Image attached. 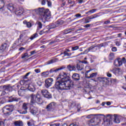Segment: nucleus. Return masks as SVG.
Listing matches in <instances>:
<instances>
[{
  "instance_id": "603ef678",
  "label": "nucleus",
  "mask_w": 126,
  "mask_h": 126,
  "mask_svg": "<svg viewBox=\"0 0 126 126\" xmlns=\"http://www.w3.org/2000/svg\"><path fill=\"white\" fill-rule=\"evenodd\" d=\"M24 42L25 43V44H27V43H28V37L26 36L24 40Z\"/></svg>"
},
{
  "instance_id": "c85d7f7f",
  "label": "nucleus",
  "mask_w": 126,
  "mask_h": 126,
  "mask_svg": "<svg viewBox=\"0 0 126 126\" xmlns=\"http://www.w3.org/2000/svg\"><path fill=\"white\" fill-rule=\"evenodd\" d=\"M99 16L98 15V14H95L94 15L90 16V17H88V18L89 20L94 19L95 18H97V17H99Z\"/></svg>"
},
{
  "instance_id": "dca6fc26",
  "label": "nucleus",
  "mask_w": 126,
  "mask_h": 126,
  "mask_svg": "<svg viewBox=\"0 0 126 126\" xmlns=\"http://www.w3.org/2000/svg\"><path fill=\"white\" fill-rule=\"evenodd\" d=\"M30 112L32 115H36V114L38 113V108H37V107H35L33 106H32L30 107Z\"/></svg>"
},
{
  "instance_id": "bb28decb",
  "label": "nucleus",
  "mask_w": 126,
  "mask_h": 126,
  "mask_svg": "<svg viewBox=\"0 0 126 126\" xmlns=\"http://www.w3.org/2000/svg\"><path fill=\"white\" fill-rule=\"evenodd\" d=\"M97 11V9H94L88 11V12H86V14H88L89 15H91L92 13H94Z\"/></svg>"
},
{
  "instance_id": "f03ea898",
  "label": "nucleus",
  "mask_w": 126,
  "mask_h": 126,
  "mask_svg": "<svg viewBox=\"0 0 126 126\" xmlns=\"http://www.w3.org/2000/svg\"><path fill=\"white\" fill-rule=\"evenodd\" d=\"M36 14L40 15V18L41 20L45 23L46 21L48 19H50L51 16V12L49 10V9H45L44 7L38 8L34 10Z\"/></svg>"
},
{
  "instance_id": "2eb2a0df",
  "label": "nucleus",
  "mask_w": 126,
  "mask_h": 126,
  "mask_svg": "<svg viewBox=\"0 0 126 126\" xmlns=\"http://www.w3.org/2000/svg\"><path fill=\"white\" fill-rule=\"evenodd\" d=\"M96 46H92L84 51V54H87L89 52H96L97 51Z\"/></svg>"
},
{
  "instance_id": "7c9ffc66",
  "label": "nucleus",
  "mask_w": 126,
  "mask_h": 126,
  "mask_svg": "<svg viewBox=\"0 0 126 126\" xmlns=\"http://www.w3.org/2000/svg\"><path fill=\"white\" fill-rule=\"evenodd\" d=\"M58 62L57 59H54L47 62V64H52V63H55Z\"/></svg>"
},
{
  "instance_id": "f8f14e48",
  "label": "nucleus",
  "mask_w": 126,
  "mask_h": 126,
  "mask_svg": "<svg viewBox=\"0 0 126 126\" xmlns=\"http://www.w3.org/2000/svg\"><path fill=\"white\" fill-rule=\"evenodd\" d=\"M108 116H110V120L111 121H113V120L114 123H115L116 124H120V119H119V117H118L117 115L116 114H114V115H109Z\"/></svg>"
},
{
  "instance_id": "0eeeda50",
  "label": "nucleus",
  "mask_w": 126,
  "mask_h": 126,
  "mask_svg": "<svg viewBox=\"0 0 126 126\" xmlns=\"http://www.w3.org/2000/svg\"><path fill=\"white\" fill-rule=\"evenodd\" d=\"M90 123L92 124V126H100L101 125V120L97 117H94L90 120Z\"/></svg>"
},
{
  "instance_id": "de8ad7c7",
  "label": "nucleus",
  "mask_w": 126,
  "mask_h": 126,
  "mask_svg": "<svg viewBox=\"0 0 126 126\" xmlns=\"http://www.w3.org/2000/svg\"><path fill=\"white\" fill-rule=\"evenodd\" d=\"M47 5L49 6V7H52V2L50 0L47 1Z\"/></svg>"
},
{
  "instance_id": "0e129e2a",
  "label": "nucleus",
  "mask_w": 126,
  "mask_h": 126,
  "mask_svg": "<svg viewBox=\"0 0 126 126\" xmlns=\"http://www.w3.org/2000/svg\"><path fill=\"white\" fill-rule=\"evenodd\" d=\"M111 82L112 83H116V82H117V79H111Z\"/></svg>"
},
{
  "instance_id": "4d7b16f0",
  "label": "nucleus",
  "mask_w": 126,
  "mask_h": 126,
  "mask_svg": "<svg viewBox=\"0 0 126 126\" xmlns=\"http://www.w3.org/2000/svg\"><path fill=\"white\" fill-rule=\"evenodd\" d=\"M25 83V81H24V80H21V81L20 82V84L21 85H24Z\"/></svg>"
},
{
  "instance_id": "6ab92c4d",
  "label": "nucleus",
  "mask_w": 126,
  "mask_h": 126,
  "mask_svg": "<svg viewBox=\"0 0 126 126\" xmlns=\"http://www.w3.org/2000/svg\"><path fill=\"white\" fill-rule=\"evenodd\" d=\"M98 80L100 82H102L103 84H108L109 82V80H108L107 78L98 77Z\"/></svg>"
},
{
  "instance_id": "3c124183",
  "label": "nucleus",
  "mask_w": 126,
  "mask_h": 126,
  "mask_svg": "<svg viewBox=\"0 0 126 126\" xmlns=\"http://www.w3.org/2000/svg\"><path fill=\"white\" fill-rule=\"evenodd\" d=\"M55 42H60V39H57L55 41H52L49 43V45H53Z\"/></svg>"
},
{
  "instance_id": "13d9d810",
  "label": "nucleus",
  "mask_w": 126,
  "mask_h": 126,
  "mask_svg": "<svg viewBox=\"0 0 126 126\" xmlns=\"http://www.w3.org/2000/svg\"><path fill=\"white\" fill-rule=\"evenodd\" d=\"M77 1H78L79 4H81V3H83V0H77Z\"/></svg>"
},
{
  "instance_id": "a211bd4d",
  "label": "nucleus",
  "mask_w": 126,
  "mask_h": 126,
  "mask_svg": "<svg viewBox=\"0 0 126 126\" xmlns=\"http://www.w3.org/2000/svg\"><path fill=\"white\" fill-rule=\"evenodd\" d=\"M63 67H61L60 68H53L50 69L49 71V73H57L59 70H62V69H63Z\"/></svg>"
},
{
  "instance_id": "20e7f679",
  "label": "nucleus",
  "mask_w": 126,
  "mask_h": 126,
  "mask_svg": "<svg viewBox=\"0 0 126 126\" xmlns=\"http://www.w3.org/2000/svg\"><path fill=\"white\" fill-rule=\"evenodd\" d=\"M7 8L9 10H10V11L15 12V14L17 15H22V14H23V13L24 12V8L20 7L16 8L15 10V8H14V6L12 4H9L8 5Z\"/></svg>"
},
{
  "instance_id": "2f4dec72",
  "label": "nucleus",
  "mask_w": 126,
  "mask_h": 126,
  "mask_svg": "<svg viewBox=\"0 0 126 126\" xmlns=\"http://www.w3.org/2000/svg\"><path fill=\"white\" fill-rule=\"evenodd\" d=\"M63 54V58H64V57H70L72 55L71 53L67 52L66 51H64Z\"/></svg>"
},
{
  "instance_id": "473e14b6",
  "label": "nucleus",
  "mask_w": 126,
  "mask_h": 126,
  "mask_svg": "<svg viewBox=\"0 0 126 126\" xmlns=\"http://www.w3.org/2000/svg\"><path fill=\"white\" fill-rule=\"evenodd\" d=\"M7 46V44H6V43H4L1 45V46L0 47V50L2 51H4V50L6 49Z\"/></svg>"
},
{
  "instance_id": "09e8293b",
  "label": "nucleus",
  "mask_w": 126,
  "mask_h": 126,
  "mask_svg": "<svg viewBox=\"0 0 126 126\" xmlns=\"http://www.w3.org/2000/svg\"><path fill=\"white\" fill-rule=\"evenodd\" d=\"M121 61L122 63H126V57H123L122 58V60H120Z\"/></svg>"
},
{
  "instance_id": "6e6552de",
  "label": "nucleus",
  "mask_w": 126,
  "mask_h": 126,
  "mask_svg": "<svg viewBox=\"0 0 126 126\" xmlns=\"http://www.w3.org/2000/svg\"><path fill=\"white\" fill-rule=\"evenodd\" d=\"M2 88L4 91H3L1 92L0 96H4V95H6V94H7V93H8L5 91L10 92V91H12V87H10V86H3L2 87Z\"/></svg>"
},
{
  "instance_id": "864d4df0",
  "label": "nucleus",
  "mask_w": 126,
  "mask_h": 126,
  "mask_svg": "<svg viewBox=\"0 0 126 126\" xmlns=\"http://www.w3.org/2000/svg\"><path fill=\"white\" fill-rule=\"evenodd\" d=\"M75 17H76L77 18H79V17H81V14H76L75 15Z\"/></svg>"
},
{
  "instance_id": "e433bc0d",
  "label": "nucleus",
  "mask_w": 126,
  "mask_h": 126,
  "mask_svg": "<svg viewBox=\"0 0 126 126\" xmlns=\"http://www.w3.org/2000/svg\"><path fill=\"white\" fill-rule=\"evenodd\" d=\"M4 6V1L3 0H0V9H2Z\"/></svg>"
},
{
  "instance_id": "9d476101",
  "label": "nucleus",
  "mask_w": 126,
  "mask_h": 126,
  "mask_svg": "<svg viewBox=\"0 0 126 126\" xmlns=\"http://www.w3.org/2000/svg\"><path fill=\"white\" fill-rule=\"evenodd\" d=\"M41 94L43 97L47 98V99H51L52 98V94L47 90H42L41 91Z\"/></svg>"
},
{
  "instance_id": "aec40b11",
  "label": "nucleus",
  "mask_w": 126,
  "mask_h": 126,
  "mask_svg": "<svg viewBox=\"0 0 126 126\" xmlns=\"http://www.w3.org/2000/svg\"><path fill=\"white\" fill-rule=\"evenodd\" d=\"M72 77L75 81H78V80H80V76L78 73L73 74Z\"/></svg>"
},
{
  "instance_id": "052dcab7",
  "label": "nucleus",
  "mask_w": 126,
  "mask_h": 126,
  "mask_svg": "<svg viewBox=\"0 0 126 126\" xmlns=\"http://www.w3.org/2000/svg\"><path fill=\"white\" fill-rule=\"evenodd\" d=\"M112 52H117V47H114L112 48Z\"/></svg>"
},
{
  "instance_id": "a18cd8bd",
  "label": "nucleus",
  "mask_w": 126,
  "mask_h": 126,
  "mask_svg": "<svg viewBox=\"0 0 126 126\" xmlns=\"http://www.w3.org/2000/svg\"><path fill=\"white\" fill-rule=\"evenodd\" d=\"M25 58H29V56L28 55V53H26L22 55V59H24Z\"/></svg>"
},
{
  "instance_id": "58836bf2",
  "label": "nucleus",
  "mask_w": 126,
  "mask_h": 126,
  "mask_svg": "<svg viewBox=\"0 0 126 126\" xmlns=\"http://www.w3.org/2000/svg\"><path fill=\"white\" fill-rule=\"evenodd\" d=\"M18 100H19V99L14 97H11L9 99V100H8V102H13L14 101H18Z\"/></svg>"
},
{
  "instance_id": "4be33fe9",
  "label": "nucleus",
  "mask_w": 126,
  "mask_h": 126,
  "mask_svg": "<svg viewBox=\"0 0 126 126\" xmlns=\"http://www.w3.org/2000/svg\"><path fill=\"white\" fill-rule=\"evenodd\" d=\"M49 29L48 27L45 28L43 30L39 32L40 35H43V34H47L48 33H50L49 32Z\"/></svg>"
},
{
  "instance_id": "c03bdc74",
  "label": "nucleus",
  "mask_w": 126,
  "mask_h": 126,
  "mask_svg": "<svg viewBox=\"0 0 126 126\" xmlns=\"http://www.w3.org/2000/svg\"><path fill=\"white\" fill-rule=\"evenodd\" d=\"M36 24H37V27L38 28H39L40 29H41V28H42L43 25L42 24V23H41L40 22H37L36 23Z\"/></svg>"
},
{
  "instance_id": "37998d69",
  "label": "nucleus",
  "mask_w": 126,
  "mask_h": 126,
  "mask_svg": "<svg viewBox=\"0 0 126 126\" xmlns=\"http://www.w3.org/2000/svg\"><path fill=\"white\" fill-rule=\"evenodd\" d=\"M114 53H111L109 54V59L110 60V61H112V60H113L114 59Z\"/></svg>"
},
{
  "instance_id": "393cba45",
  "label": "nucleus",
  "mask_w": 126,
  "mask_h": 126,
  "mask_svg": "<svg viewBox=\"0 0 126 126\" xmlns=\"http://www.w3.org/2000/svg\"><path fill=\"white\" fill-rule=\"evenodd\" d=\"M15 44L17 46H23L22 44V40L21 38H19L16 41Z\"/></svg>"
},
{
  "instance_id": "423d86ee",
  "label": "nucleus",
  "mask_w": 126,
  "mask_h": 126,
  "mask_svg": "<svg viewBox=\"0 0 126 126\" xmlns=\"http://www.w3.org/2000/svg\"><path fill=\"white\" fill-rule=\"evenodd\" d=\"M63 23V21H58L55 24H52L50 25L47 26L48 29H49V32L50 33L51 29H55V28L59 27V26L62 25Z\"/></svg>"
},
{
  "instance_id": "bf43d9fd",
  "label": "nucleus",
  "mask_w": 126,
  "mask_h": 126,
  "mask_svg": "<svg viewBox=\"0 0 126 126\" xmlns=\"http://www.w3.org/2000/svg\"><path fill=\"white\" fill-rule=\"evenodd\" d=\"M30 73H31V72H29L27 73L25 75V76H24V78H25V79L27 78V77L29 75V74H30Z\"/></svg>"
},
{
  "instance_id": "c756f323",
  "label": "nucleus",
  "mask_w": 126,
  "mask_h": 126,
  "mask_svg": "<svg viewBox=\"0 0 126 126\" xmlns=\"http://www.w3.org/2000/svg\"><path fill=\"white\" fill-rule=\"evenodd\" d=\"M50 72L49 71H47L45 72H43L41 73L42 76H44V77H47V76H49V75H50Z\"/></svg>"
},
{
  "instance_id": "a19ab883",
  "label": "nucleus",
  "mask_w": 126,
  "mask_h": 126,
  "mask_svg": "<svg viewBox=\"0 0 126 126\" xmlns=\"http://www.w3.org/2000/svg\"><path fill=\"white\" fill-rule=\"evenodd\" d=\"M107 44L106 43H100L96 46V48H101V47H106Z\"/></svg>"
},
{
  "instance_id": "680f3d73",
  "label": "nucleus",
  "mask_w": 126,
  "mask_h": 126,
  "mask_svg": "<svg viewBox=\"0 0 126 126\" xmlns=\"http://www.w3.org/2000/svg\"><path fill=\"white\" fill-rule=\"evenodd\" d=\"M107 76H108V77H112V74L110 73V72H108L107 73Z\"/></svg>"
},
{
  "instance_id": "c9c22d12",
  "label": "nucleus",
  "mask_w": 126,
  "mask_h": 126,
  "mask_svg": "<svg viewBox=\"0 0 126 126\" xmlns=\"http://www.w3.org/2000/svg\"><path fill=\"white\" fill-rule=\"evenodd\" d=\"M94 116H104V115L103 114H96L95 115L94 114H90V115H88L86 117V118H87V119H91V118H92Z\"/></svg>"
},
{
  "instance_id": "e2e57ef3",
  "label": "nucleus",
  "mask_w": 126,
  "mask_h": 126,
  "mask_svg": "<svg viewBox=\"0 0 126 126\" xmlns=\"http://www.w3.org/2000/svg\"><path fill=\"white\" fill-rule=\"evenodd\" d=\"M61 124H54L50 125V126H60Z\"/></svg>"
},
{
  "instance_id": "6e6d98bb",
  "label": "nucleus",
  "mask_w": 126,
  "mask_h": 126,
  "mask_svg": "<svg viewBox=\"0 0 126 126\" xmlns=\"http://www.w3.org/2000/svg\"><path fill=\"white\" fill-rule=\"evenodd\" d=\"M35 72H36V73H39V72H41V70H40V69H35L34 70Z\"/></svg>"
},
{
  "instance_id": "cd10ccee",
  "label": "nucleus",
  "mask_w": 126,
  "mask_h": 126,
  "mask_svg": "<svg viewBox=\"0 0 126 126\" xmlns=\"http://www.w3.org/2000/svg\"><path fill=\"white\" fill-rule=\"evenodd\" d=\"M76 69L77 68V70H82L84 68V66L82 64H77V65L75 66Z\"/></svg>"
},
{
  "instance_id": "1a4fd4ad",
  "label": "nucleus",
  "mask_w": 126,
  "mask_h": 126,
  "mask_svg": "<svg viewBox=\"0 0 126 126\" xmlns=\"http://www.w3.org/2000/svg\"><path fill=\"white\" fill-rule=\"evenodd\" d=\"M29 103H24L23 104V109L25 110H18V112L22 115L27 114V110H28V106Z\"/></svg>"
},
{
  "instance_id": "338daca9",
  "label": "nucleus",
  "mask_w": 126,
  "mask_h": 126,
  "mask_svg": "<svg viewBox=\"0 0 126 126\" xmlns=\"http://www.w3.org/2000/svg\"><path fill=\"white\" fill-rule=\"evenodd\" d=\"M68 2L70 4H72V3H74V1H72L71 0H68Z\"/></svg>"
},
{
  "instance_id": "f3484780",
  "label": "nucleus",
  "mask_w": 126,
  "mask_h": 126,
  "mask_svg": "<svg viewBox=\"0 0 126 126\" xmlns=\"http://www.w3.org/2000/svg\"><path fill=\"white\" fill-rule=\"evenodd\" d=\"M55 105L56 103H55V102H51L48 104L46 107L47 111H52V110H54Z\"/></svg>"
},
{
  "instance_id": "72a5a7b5",
  "label": "nucleus",
  "mask_w": 126,
  "mask_h": 126,
  "mask_svg": "<svg viewBox=\"0 0 126 126\" xmlns=\"http://www.w3.org/2000/svg\"><path fill=\"white\" fill-rule=\"evenodd\" d=\"M18 92L19 96H23L25 94V90H20Z\"/></svg>"
},
{
  "instance_id": "8fccbe9b",
  "label": "nucleus",
  "mask_w": 126,
  "mask_h": 126,
  "mask_svg": "<svg viewBox=\"0 0 126 126\" xmlns=\"http://www.w3.org/2000/svg\"><path fill=\"white\" fill-rule=\"evenodd\" d=\"M39 1H41L42 5H45L46 4V0H39Z\"/></svg>"
},
{
  "instance_id": "ea45409f",
  "label": "nucleus",
  "mask_w": 126,
  "mask_h": 126,
  "mask_svg": "<svg viewBox=\"0 0 126 126\" xmlns=\"http://www.w3.org/2000/svg\"><path fill=\"white\" fill-rule=\"evenodd\" d=\"M79 49V47L78 46H75L71 47V51H77V50Z\"/></svg>"
},
{
  "instance_id": "5701e85b",
  "label": "nucleus",
  "mask_w": 126,
  "mask_h": 126,
  "mask_svg": "<svg viewBox=\"0 0 126 126\" xmlns=\"http://www.w3.org/2000/svg\"><path fill=\"white\" fill-rule=\"evenodd\" d=\"M67 68L70 70V71H72V70H76V67L72 65H68L67 66Z\"/></svg>"
},
{
  "instance_id": "69168bd1",
  "label": "nucleus",
  "mask_w": 126,
  "mask_h": 126,
  "mask_svg": "<svg viewBox=\"0 0 126 126\" xmlns=\"http://www.w3.org/2000/svg\"><path fill=\"white\" fill-rule=\"evenodd\" d=\"M31 55L30 56H32V55H34V54H36V51L34 50L30 52Z\"/></svg>"
},
{
  "instance_id": "412c9836",
  "label": "nucleus",
  "mask_w": 126,
  "mask_h": 126,
  "mask_svg": "<svg viewBox=\"0 0 126 126\" xmlns=\"http://www.w3.org/2000/svg\"><path fill=\"white\" fill-rule=\"evenodd\" d=\"M114 64L115 66H121L123 64V63L121 60H116L114 61Z\"/></svg>"
},
{
  "instance_id": "f257e3e1",
  "label": "nucleus",
  "mask_w": 126,
  "mask_h": 126,
  "mask_svg": "<svg viewBox=\"0 0 126 126\" xmlns=\"http://www.w3.org/2000/svg\"><path fill=\"white\" fill-rule=\"evenodd\" d=\"M58 79L55 84V88L57 90H69L73 87V82L71 81L70 77L64 72H62L58 76Z\"/></svg>"
},
{
  "instance_id": "79ce46f5",
  "label": "nucleus",
  "mask_w": 126,
  "mask_h": 126,
  "mask_svg": "<svg viewBox=\"0 0 126 126\" xmlns=\"http://www.w3.org/2000/svg\"><path fill=\"white\" fill-rule=\"evenodd\" d=\"M72 31V30L71 29L65 30L63 32V34H68V33H71Z\"/></svg>"
},
{
  "instance_id": "5fc2aeb1",
  "label": "nucleus",
  "mask_w": 126,
  "mask_h": 126,
  "mask_svg": "<svg viewBox=\"0 0 126 126\" xmlns=\"http://www.w3.org/2000/svg\"><path fill=\"white\" fill-rule=\"evenodd\" d=\"M0 126H5V125L4 124V122L3 121H0Z\"/></svg>"
},
{
  "instance_id": "4c0bfd02",
  "label": "nucleus",
  "mask_w": 126,
  "mask_h": 126,
  "mask_svg": "<svg viewBox=\"0 0 126 126\" xmlns=\"http://www.w3.org/2000/svg\"><path fill=\"white\" fill-rule=\"evenodd\" d=\"M23 23H24V24H26V25H27V27H28V28H30V27H31V26H32L31 23L27 22V21H24Z\"/></svg>"
},
{
  "instance_id": "39448f33",
  "label": "nucleus",
  "mask_w": 126,
  "mask_h": 126,
  "mask_svg": "<svg viewBox=\"0 0 126 126\" xmlns=\"http://www.w3.org/2000/svg\"><path fill=\"white\" fill-rule=\"evenodd\" d=\"M13 111V105H6L3 108L2 112L4 115L9 116Z\"/></svg>"
},
{
  "instance_id": "ddd939ff",
  "label": "nucleus",
  "mask_w": 126,
  "mask_h": 126,
  "mask_svg": "<svg viewBox=\"0 0 126 126\" xmlns=\"http://www.w3.org/2000/svg\"><path fill=\"white\" fill-rule=\"evenodd\" d=\"M110 71L111 72H113L115 75L118 74H122V70L118 68H114L113 69H110Z\"/></svg>"
},
{
  "instance_id": "f704fd0d",
  "label": "nucleus",
  "mask_w": 126,
  "mask_h": 126,
  "mask_svg": "<svg viewBox=\"0 0 126 126\" xmlns=\"http://www.w3.org/2000/svg\"><path fill=\"white\" fill-rule=\"evenodd\" d=\"M37 37H38V33H35L32 35H31V36L30 37V39L32 40H34V39H35V38H37Z\"/></svg>"
},
{
  "instance_id": "7ed1b4c3",
  "label": "nucleus",
  "mask_w": 126,
  "mask_h": 126,
  "mask_svg": "<svg viewBox=\"0 0 126 126\" xmlns=\"http://www.w3.org/2000/svg\"><path fill=\"white\" fill-rule=\"evenodd\" d=\"M31 98V103L32 104H35V103H37V104H42L43 103V99H42V97L39 94H30Z\"/></svg>"
},
{
  "instance_id": "49530a36",
  "label": "nucleus",
  "mask_w": 126,
  "mask_h": 126,
  "mask_svg": "<svg viewBox=\"0 0 126 126\" xmlns=\"http://www.w3.org/2000/svg\"><path fill=\"white\" fill-rule=\"evenodd\" d=\"M28 126H34V122L31 121L28 122Z\"/></svg>"
},
{
  "instance_id": "774afa93",
  "label": "nucleus",
  "mask_w": 126,
  "mask_h": 126,
  "mask_svg": "<svg viewBox=\"0 0 126 126\" xmlns=\"http://www.w3.org/2000/svg\"><path fill=\"white\" fill-rule=\"evenodd\" d=\"M69 126H78V125H77L75 124H72Z\"/></svg>"
},
{
  "instance_id": "4468645a",
  "label": "nucleus",
  "mask_w": 126,
  "mask_h": 126,
  "mask_svg": "<svg viewBox=\"0 0 126 126\" xmlns=\"http://www.w3.org/2000/svg\"><path fill=\"white\" fill-rule=\"evenodd\" d=\"M28 89L31 92H34L36 90L35 87L31 84V81L30 80H28Z\"/></svg>"
},
{
  "instance_id": "b1692460",
  "label": "nucleus",
  "mask_w": 126,
  "mask_h": 126,
  "mask_svg": "<svg viewBox=\"0 0 126 126\" xmlns=\"http://www.w3.org/2000/svg\"><path fill=\"white\" fill-rule=\"evenodd\" d=\"M14 125L15 126H23V123L22 121H17L14 123Z\"/></svg>"
},
{
  "instance_id": "9b49d317",
  "label": "nucleus",
  "mask_w": 126,
  "mask_h": 126,
  "mask_svg": "<svg viewBox=\"0 0 126 126\" xmlns=\"http://www.w3.org/2000/svg\"><path fill=\"white\" fill-rule=\"evenodd\" d=\"M45 86L46 88H49L51 87L53 83H54V79L53 78H48L45 81Z\"/></svg>"
},
{
  "instance_id": "a878e982",
  "label": "nucleus",
  "mask_w": 126,
  "mask_h": 126,
  "mask_svg": "<svg viewBox=\"0 0 126 126\" xmlns=\"http://www.w3.org/2000/svg\"><path fill=\"white\" fill-rule=\"evenodd\" d=\"M97 76V73H93L91 74L90 76L86 75V78H94Z\"/></svg>"
}]
</instances>
